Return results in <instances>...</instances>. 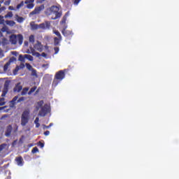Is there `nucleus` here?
<instances>
[{
	"mask_svg": "<svg viewBox=\"0 0 179 179\" xmlns=\"http://www.w3.org/2000/svg\"><path fill=\"white\" fill-rule=\"evenodd\" d=\"M65 71L66 70H60L55 73L52 84L53 87H57V86H58L59 84V82H61L63 79H65Z\"/></svg>",
	"mask_w": 179,
	"mask_h": 179,
	"instance_id": "f257e3e1",
	"label": "nucleus"
},
{
	"mask_svg": "<svg viewBox=\"0 0 179 179\" xmlns=\"http://www.w3.org/2000/svg\"><path fill=\"white\" fill-rule=\"evenodd\" d=\"M30 120V110L27 109L23 111L21 115V125L22 127H26L29 124Z\"/></svg>",
	"mask_w": 179,
	"mask_h": 179,
	"instance_id": "f03ea898",
	"label": "nucleus"
},
{
	"mask_svg": "<svg viewBox=\"0 0 179 179\" xmlns=\"http://www.w3.org/2000/svg\"><path fill=\"white\" fill-rule=\"evenodd\" d=\"M31 27L32 30H38V29H42L43 30H45V29H50V27H51V22L46 21L39 24H34L31 25Z\"/></svg>",
	"mask_w": 179,
	"mask_h": 179,
	"instance_id": "7ed1b4c3",
	"label": "nucleus"
},
{
	"mask_svg": "<svg viewBox=\"0 0 179 179\" xmlns=\"http://www.w3.org/2000/svg\"><path fill=\"white\" fill-rule=\"evenodd\" d=\"M50 12L55 15V17H52V20H57V19H59L62 16V13L59 12V7L57 6H52L50 7Z\"/></svg>",
	"mask_w": 179,
	"mask_h": 179,
	"instance_id": "20e7f679",
	"label": "nucleus"
},
{
	"mask_svg": "<svg viewBox=\"0 0 179 179\" xmlns=\"http://www.w3.org/2000/svg\"><path fill=\"white\" fill-rule=\"evenodd\" d=\"M10 41L11 44L16 45L17 44V41L20 45H22L23 44V35L22 34H18L17 36L16 35H12L10 37Z\"/></svg>",
	"mask_w": 179,
	"mask_h": 179,
	"instance_id": "39448f33",
	"label": "nucleus"
},
{
	"mask_svg": "<svg viewBox=\"0 0 179 179\" xmlns=\"http://www.w3.org/2000/svg\"><path fill=\"white\" fill-rule=\"evenodd\" d=\"M51 112V108L50 105L45 103L42 108H41V110L38 113V115L40 117H45L48 113Z\"/></svg>",
	"mask_w": 179,
	"mask_h": 179,
	"instance_id": "423d86ee",
	"label": "nucleus"
},
{
	"mask_svg": "<svg viewBox=\"0 0 179 179\" xmlns=\"http://www.w3.org/2000/svg\"><path fill=\"white\" fill-rule=\"evenodd\" d=\"M41 10H44V5H41L40 6L36 7L34 10L31 12V15H38Z\"/></svg>",
	"mask_w": 179,
	"mask_h": 179,
	"instance_id": "0eeeda50",
	"label": "nucleus"
},
{
	"mask_svg": "<svg viewBox=\"0 0 179 179\" xmlns=\"http://www.w3.org/2000/svg\"><path fill=\"white\" fill-rule=\"evenodd\" d=\"M8 92H9V83L6 82L2 91L1 97H5V96H6L8 94Z\"/></svg>",
	"mask_w": 179,
	"mask_h": 179,
	"instance_id": "6e6552de",
	"label": "nucleus"
},
{
	"mask_svg": "<svg viewBox=\"0 0 179 179\" xmlns=\"http://www.w3.org/2000/svg\"><path fill=\"white\" fill-rule=\"evenodd\" d=\"M12 131H13V127L11 124L6 127V131H5V136L9 138L12 134Z\"/></svg>",
	"mask_w": 179,
	"mask_h": 179,
	"instance_id": "1a4fd4ad",
	"label": "nucleus"
},
{
	"mask_svg": "<svg viewBox=\"0 0 179 179\" xmlns=\"http://www.w3.org/2000/svg\"><path fill=\"white\" fill-rule=\"evenodd\" d=\"M62 34L63 36H64V37H72V36H73L72 31L66 30V28L62 30Z\"/></svg>",
	"mask_w": 179,
	"mask_h": 179,
	"instance_id": "9d476101",
	"label": "nucleus"
},
{
	"mask_svg": "<svg viewBox=\"0 0 179 179\" xmlns=\"http://www.w3.org/2000/svg\"><path fill=\"white\" fill-rule=\"evenodd\" d=\"M27 54H32V55L36 57H40L41 55L39 52H36V50L32 47H30L29 49L27 50Z\"/></svg>",
	"mask_w": 179,
	"mask_h": 179,
	"instance_id": "9b49d317",
	"label": "nucleus"
},
{
	"mask_svg": "<svg viewBox=\"0 0 179 179\" xmlns=\"http://www.w3.org/2000/svg\"><path fill=\"white\" fill-rule=\"evenodd\" d=\"M15 162L17 166L22 167L23 164H24V161L23 160V157L22 156L15 157Z\"/></svg>",
	"mask_w": 179,
	"mask_h": 179,
	"instance_id": "f8f14e48",
	"label": "nucleus"
},
{
	"mask_svg": "<svg viewBox=\"0 0 179 179\" xmlns=\"http://www.w3.org/2000/svg\"><path fill=\"white\" fill-rule=\"evenodd\" d=\"M34 50H36V51L41 52L43 51V45H41V43L38 41L37 43L35 44Z\"/></svg>",
	"mask_w": 179,
	"mask_h": 179,
	"instance_id": "ddd939ff",
	"label": "nucleus"
},
{
	"mask_svg": "<svg viewBox=\"0 0 179 179\" xmlns=\"http://www.w3.org/2000/svg\"><path fill=\"white\" fill-rule=\"evenodd\" d=\"M17 99H19L18 96H15L10 101V107H15L16 104H17Z\"/></svg>",
	"mask_w": 179,
	"mask_h": 179,
	"instance_id": "4468645a",
	"label": "nucleus"
},
{
	"mask_svg": "<svg viewBox=\"0 0 179 179\" xmlns=\"http://www.w3.org/2000/svg\"><path fill=\"white\" fill-rule=\"evenodd\" d=\"M22 89H23V86L20 85V83H18L14 87L13 92L19 93L22 90Z\"/></svg>",
	"mask_w": 179,
	"mask_h": 179,
	"instance_id": "2eb2a0df",
	"label": "nucleus"
},
{
	"mask_svg": "<svg viewBox=\"0 0 179 179\" xmlns=\"http://www.w3.org/2000/svg\"><path fill=\"white\" fill-rule=\"evenodd\" d=\"M11 62H13V60L12 58L10 59V60L8 62H6V64H4L3 71H8V69L9 68Z\"/></svg>",
	"mask_w": 179,
	"mask_h": 179,
	"instance_id": "dca6fc26",
	"label": "nucleus"
},
{
	"mask_svg": "<svg viewBox=\"0 0 179 179\" xmlns=\"http://www.w3.org/2000/svg\"><path fill=\"white\" fill-rule=\"evenodd\" d=\"M16 20L18 23H23L24 18L23 17H20L18 15H15Z\"/></svg>",
	"mask_w": 179,
	"mask_h": 179,
	"instance_id": "f3484780",
	"label": "nucleus"
},
{
	"mask_svg": "<svg viewBox=\"0 0 179 179\" xmlns=\"http://www.w3.org/2000/svg\"><path fill=\"white\" fill-rule=\"evenodd\" d=\"M62 40V39H60L59 38L55 37V38H54V45H59V43H60V41H61Z\"/></svg>",
	"mask_w": 179,
	"mask_h": 179,
	"instance_id": "a211bd4d",
	"label": "nucleus"
},
{
	"mask_svg": "<svg viewBox=\"0 0 179 179\" xmlns=\"http://www.w3.org/2000/svg\"><path fill=\"white\" fill-rule=\"evenodd\" d=\"M43 104H44V101H40L37 103L36 110H40L43 107Z\"/></svg>",
	"mask_w": 179,
	"mask_h": 179,
	"instance_id": "6ab92c4d",
	"label": "nucleus"
},
{
	"mask_svg": "<svg viewBox=\"0 0 179 179\" xmlns=\"http://www.w3.org/2000/svg\"><path fill=\"white\" fill-rule=\"evenodd\" d=\"M6 23L8 26H11V27L15 26L16 24V22H15V21L13 20H6Z\"/></svg>",
	"mask_w": 179,
	"mask_h": 179,
	"instance_id": "aec40b11",
	"label": "nucleus"
},
{
	"mask_svg": "<svg viewBox=\"0 0 179 179\" xmlns=\"http://www.w3.org/2000/svg\"><path fill=\"white\" fill-rule=\"evenodd\" d=\"M53 33L57 35L60 40H62V36H61V33H59L58 30H53Z\"/></svg>",
	"mask_w": 179,
	"mask_h": 179,
	"instance_id": "412c9836",
	"label": "nucleus"
},
{
	"mask_svg": "<svg viewBox=\"0 0 179 179\" xmlns=\"http://www.w3.org/2000/svg\"><path fill=\"white\" fill-rule=\"evenodd\" d=\"M27 92H29V87H24L23 88L21 94L22 96H24V94H27Z\"/></svg>",
	"mask_w": 179,
	"mask_h": 179,
	"instance_id": "4be33fe9",
	"label": "nucleus"
},
{
	"mask_svg": "<svg viewBox=\"0 0 179 179\" xmlns=\"http://www.w3.org/2000/svg\"><path fill=\"white\" fill-rule=\"evenodd\" d=\"M1 44H2L3 46L7 45L8 39H6V38H3L2 41H1Z\"/></svg>",
	"mask_w": 179,
	"mask_h": 179,
	"instance_id": "5701e85b",
	"label": "nucleus"
},
{
	"mask_svg": "<svg viewBox=\"0 0 179 179\" xmlns=\"http://www.w3.org/2000/svg\"><path fill=\"white\" fill-rule=\"evenodd\" d=\"M27 9H33V8H34V3H28L27 4Z\"/></svg>",
	"mask_w": 179,
	"mask_h": 179,
	"instance_id": "b1692460",
	"label": "nucleus"
},
{
	"mask_svg": "<svg viewBox=\"0 0 179 179\" xmlns=\"http://www.w3.org/2000/svg\"><path fill=\"white\" fill-rule=\"evenodd\" d=\"M24 58H27L29 61H33V56L30 55H24Z\"/></svg>",
	"mask_w": 179,
	"mask_h": 179,
	"instance_id": "393cba45",
	"label": "nucleus"
},
{
	"mask_svg": "<svg viewBox=\"0 0 179 179\" xmlns=\"http://www.w3.org/2000/svg\"><path fill=\"white\" fill-rule=\"evenodd\" d=\"M37 89V87H33L31 88V90H29V92H28V94H31V93H34V92H36V90Z\"/></svg>",
	"mask_w": 179,
	"mask_h": 179,
	"instance_id": "a878e982",
	"label": "nucleus"
},
{
	"mask_svg": "<svg viewBox=\"0 0 179 179\" xmlns=\"http://www.w3.org/2000/svg\"><path fill=\"white\" fill-rule=\"evenodd\" d=\"M13 17V13H12V11L8 12L6 15L5 17L8 18V17Z\"/></svg>",
	"mask_w": 179,
	"mask_h": 179,
	"instance_id": "bb28decb",
	"label": "nucleus"
},
{
	"mask_svg": "<svg viewBox=\"0 0 179 179\" xmlns=\"http://www.w3.org/2000/svg\"><path fill=\"white\" fill-rule=\"evenodd\" d=\"M34 35H30L29 36V43H32V44H34Z\"/></svg>",
	"mask_w": 179,
	"mask_h": 179,
	"instance_id": "cd10ccee",
	"label": "nucleus"
},
{
	"mask_svg": "<svg viewBox=\"0 0 179 179\" xmlns=\"http://www.w3.org/2000/svg\"><path fill=\"white\" fill-rule=\"evenodd\" d=\"M8 145L6 143H3L0 145V152H2L3 149H5Z\"/></svg>",
	"mask_w": 179,
	"mask_h": 179,
	"instance_id": "c85d7f7f",
	"label": "nucleus"
},
{
	"mask_svg": "<svg viewBox=\"0 0 179 179\" xmlns=\"http://www.w3.org/2000/svg\"><path fill=\"white\" fill-rule=\"evenodd\" d=\"M31 71V76H37V71L33 69Z\"/></svg>",
	"mask_w": 179,
	"mask_h": 179,
	"instance_id": "c756f323",
	"label": "nucleus"
},
{
	"mask_svg": "<svg viewBox=\"0 0 179 179\" xmlns=\"http://www.w3.org/2000/svg\"><path fill=\"white\" fill-rule=\"evenodd\" d=\"M18 60L21 62H24V57L22 55H20L18 57Z\"/></svg>",
	"mask_w": 179,
	"mask_h": 179,
	"instance_id": "7c9ffc66",
	"label": "nucleus"
},
{
	"mask_svg": "<svg viewBox=\"0 0 179 179\" xmlns=\"http://www.w3.org/2000/svg\"><path fill=\"white\" fill-rule=\"evenodd\" d=\"M26 66H27V69L29 70V71H31L33 69V66H31V64H29V63H27L26 64Z\"/></svg>",
	"mask_w": 179,
	"mask_h": 179,
	"instance_id": "2f4dec72",
	"label": "nucleus"
},
{
	"mask_svg": "<svg viewBox=\"0 0 179 179\" xmlns=\"http://www.w3.org/2000/svg\"><path fill=\"white\" fill-rule=\"evenodd\" d=\"M54 125L53 123H50V124L48 126L43 124V129H45V128L47 129H48V128H51V127H52Z\"/></svg>",
	"mask_w": 179,
	"mask_h": 179,
	"instance_id": "473e14b6",
	"label": "nucleus"
},
{
	"mask_svg": "<svg viewBox=\"0 0 179 179\" xmlns=\"http://www.w3.org/2000/svg\"><path fill=\"white\" fill-rule=\"evenodd\" d=\"M1 31H2V33H5V32L8 31V27H3L1 29Z\"/></svg>",
	"mask_w": 179,
	"mask_h": 179,
	"instance_id": "72a5a7b5",
	"label": "nucleus"
},
{
	"mask_svg": "<svg viewBox=\"0 0 179 179\" xmlns=\"http://www.w3.org/2000/svg\"><path fill=\"white\" fill-rule=\"evenodd\" d=\"M37 152H38V148L37 147H34L31 150V153H37Z\"/></svg>",
	"mask_w": 179,
	"mask_h": 179,
	"instance_id": "f704fd0d",
	"label": "nucleus"
},
{
	"mask_svg": "<svg viewBox=\"0 0 179 179\" xmlns=\"http://www.w3.org/2000/svg\"><path fill=\"white\" fill-rule=\"evenodd\" d=\"M5 20H3V16L0 15V24H3Z\"/></svg>",
	"mask_w": 179,
	"mask_h": 179,
	"instance_id": "c9c22d12",
	"label": "nucleus"
},
{
	"mask_svg": "<svg viewBox=\"0 0 179 179\" xmlns=\"http://www.w3.org/2000/svg\"><path fill=\"white\" fill-rule=\"evenodd\" d=\"M25 98L24 96L20 97L19 99H17V103H20L22 101H24Z\"/></svg>",
	"mask_w": 179,
	"mask_h": 179,
	"instance_id": "e433bc0d",
	"label": "nucleus"
},
{
	"mask_svg": "<svg viewBox=\"0 0 179 179\" xmlns=\"http://www.w3.org/2000/svg\"><path fill=\"white\" fill-rule=\"evenodd\" d=\"M33 2H34V0H25L24 3H33Z\"/></svg>",
	"mask_w": 179,
	"mask_h": 179,
	"instance_id": "4c0bfd02",
	"label": "nucleus"
},
{
	"mask_svg": "<svg viewBox=\"0 0 179 179\" xmlns=\"http://www.w3.org/2000/svg\"><path fill=\"white\" fill-rule=\"evenodd\" d=\"M55 50V54H58V52H59V48L56 47L54 48Z\"/></svg>",
	"mask_w": 179,
	"mask_h": 179,
	"instance_id": "58836bf2",
	"label": "nucleus"
},
{
	"mask_svg": "<svg viewBox=\"0 0 179 179\" xmlns=\"http://www.w3.org/2000/svg\"><path fill=\"white\" fill-rule=\"evenodd\" d=\"M23 141H24V136H22L19 140L20 143H23Z\"/></svg>",
	"mask_w": 179,
	"mask_h": 179,
	"instance_id": "ea45409f",
	"label": "nucleus"
},
{
	"mask_svg": "<svg viewBox=\"0 0 179 179\" xmlns=\"http://www.w3.org/2000/svg\"><path fill=\"white\" fill-rule=\"evenodd\" d=\"M4 5L9 6V5H10V0L6 1Z\"/></svg>",
	"mask_w": 179,
	"mask_h": 179,
	"instance_id": "a19ab883",
	"label": "nucleus"
},
{
	"mask_svg": "<svg viewBox=\"0 0 179 179\" xmlns=\"http://www.w3.org/2000/svg\"><path fill=\"white\" fill-rule=\"evenodd\" d=\"M38 146H40V148H44V143H41V141H39L38 143Z\"/></svg>",
	"mask_w": 179,
	"mask_h": 179,
	"instance_id": "79ce46f5",
	"label": "nucleus"
},
{
	"mask_svg": "<svg viewBox=\"0 0 179 179\" xmlns=\"http://www.w3.org/2000/svg\"><path fill=\"white\" fill-rule=\"evenodd\" d=\"M23 6V1H22L20 4L17 6V9H20L22 6Z\"/></svg>",
	"mask_w": 179,
	"mask_h": 179,
	"instance_id": "37998d69",
	"label": "nucleus"
},
{
	"mask_svg": "<svg viewBox=\"0 0 179 179\" xmlns=\"http://www.w3.org/2000/svg\"><path fill=\"white\" fill-rule=\"evenodd\" d=\"M0 45H1V40H0ZM0 57H3V51L0 48Z\"/></svg>",
	"mask_w": 179,
	"mask_h": 179,
	"instance_id": "c03bdc74",
	"label": "nucleus"
},
{
	"mask_svg": "<svg viewBox=\"0 0 179 179\" xmlns=\"http://www.w3.org/2000/svg\"><path fill=\"white\" fill-rule=\"evenodd\" d=\"M44 135H45V136H48V135H50V131H45Z\"/></svg>",
	"mask_w": 179,
	"mask_h": 179,
	"instance_id": "a18cd8bd",
	"label": "nucleus"
},
{
	"mask_svg": "<svg viewBox=\"0 0 179 179\" xmlns=\"http://www.w3.org/2000/svg\"><path fill=\"white\" fill-rule=\"evenodd\" d=\"M45 0H36L37 3H43Z\"/></svg>",
	"mask_w": 179,
	"mask_h": 179,
	"instance_id": "49530a36",
	"label": "nucleus"
},
{
	"mask_svg": "<svg viewBox=\"0 0 179 179\" xmlns=\"http://www.w3.org/2000/svg\"><path fill=\"white\" fill-rule=\"evenodd\" d=\"M39 118L38 117H36L35 120H34V124H38V121H39Z\"/></svg>",
	"mask_w": 179,
	"mask_h": 179,
	"instance_id": "de8ad7c7",
	"label": "nucleus"
},
{
	"mask_svg": "<svg viewBox=\"0 0 179 179\" xmlns=\"http://www.w3.org/2000/svg\"><path fill=\"white\" fill-rule=\"evenodd\" d=\"M81 0H75L74 1V5H78L80 2Z\"/></svg>",
	"mask_w": 179,
	"mask_h": 179,
	"instance_id": "09e8293b",
	"label": "nucleus"
},
{
	"mask_svg": "<svg viewBox=\"0 0 179 179\" xmlns=\"http://www.w3.org/2000/svg\"><path fill=\"white\" fill-rule=\"evenodd\" d=\"M8 9H9V10H15V8H13V6H10L8 7Z\"/></svg>",
	"mask_w": 179,
	"mask_h": 179,
	"instance_id": "8fccbe9b",
	"label": "nucleus"
},
{
	"mask_svg": "<svg viewBox=\"0 0 179 179\" xmlns=\"http://www.w3.org/2000/svg\"><path fill=\"white\" fill-rule=\"evenodd\" d=\"M3 118H8V115H3L1 116V120H3Z\"/></svg>",
	"mask_w": 179,
	"mask_h": 179,
	"instance_id": "3c124183",
	"label": "nucleus"
},
{
	"mask_svg": "<svg viewBox=\"0 0 179 179\" xmlns=\"http://www.w3.org/2000/svg\"><path fill=\"white\" fill-rule=\"evenodd\" d=\"M7 106H2V107H0V111H2L3 110H5V108H6Z\"/></svg>",
	"mask_w": 179,
	"mask_h": 179,
	"instance_id": "603ef678",
	"label": "nucleus"
},
{
	"mask_svg": "<svg viewBox=\"0 0 179 179\" xmlns=\"http://www.w3.org/2000/svg\"><path fill=\"white\" fill-rule=\"evenodd\" d=\"M17 142V140H15L13 142L12 146H15L16 145V143Z\"/></svg>",
	"mask_w": 179,
	"mask_h": 179,
	"instance_id": "864d4df0",
	"label": "nucleus"
},
{
	"mask_svg": "<svg viewBox=\"0 0 179 179\" xmlns=\"http://www.w3.org/2000/svg\"><path fill=\"white\" fill-rule=\"evenodd\" d=\"M18 71H19V66H17L15 68V69L14 70V73H15V72H18Z\"/></svg>",
	"mask_w": 179,
	"mask_h": 179,
	"instance_id": "5fc2aeb1",
	"label": "nucleus"
},
{
	"mask_svg": "<svg viewBox=\"0 0 179 179\" xmlns=\"http://www.w3.org/2000/svg\"><path fill=\"white\" fill-rule=\"evenodd\" d=\"M36 128H40V123H35Z\"/></svg>",
	"mask_w": 179,
	"mask_h": 179,
	"instance_id": "6e6d98bb",
	"label": "nucleus"
},
{
	"mask_svg": "<svg viewBox=\"0 0 179 179\" xmlns=\"http://www.w3.org/2000/svg\"><path fill=\"white\" fill-rule=\"evenodd\" d=\"M24 45H26L27 47V45H29V42L28 41H24Z\"/></svg>",
	"mask_w": 179,
	"mask_h": 179,
	"instance_id": "4d7b16f0",
	"label": "nucleus"
},
{
	"mask_svg": "<svg viewBox=\"0 0 179 179\" xmlns=\"http://www.w3.org/2000/svg\"><path fill=\"white\" fill-rule=\"evenodd\" d=\"M6 103L5 102H0V107L1 106H5Z\"/></svg>",
	"mask_w": 179,
	"mask_h": 179,
	"instance_id": "13d9d810",
	"label": "nucleus"
},
{
	"mask_svg": "<svg viewBox=\"0 0 179 179\" xmlns=\"http://www.w3.org/2000/svg\"><path fill=\"white\" fill-rule=\"evenodd\" d=\"M41 55L42 57H47V54H45V52H43Z\"/></svg>",
	"mask_w": 179,
	"mask_h": 179,
	"instance_id": "bf43d9fd",
	"label": "nucleus"
},
{
	"mask_svg": "<svg viewBox=\"0 0 179 179\" xmlns=\"http://www.w3.org/2000/svg\"><path fill=\"white\" fill-rule=\"evenodd\" d=\"M43 68H48V64H43Z\"/></svg>",
	"mask_w": 179,
	"mask_h": 179,
	"instance_id": "052dcab7",
	"label": "nucleus"
},
{
	"mask_svg": "<svg viewBox=\"0 0 179 179\" xmlns=\"http://www.w3.org/2000/svg\"><path fill=\"white\" fill-rule=\"evenodd\" d=\"M20 66V68H24V64H21Z\"/></svg>",
	"mask_w": 179,
	"mask_h": 179,
	"instance_id": "680f3d73",
	"label": "nucleus"
},
{
	"mask_svg": "<svg viewBox=\"0 0 179 179\" xmlns=\"http://www.w3.org/2000/svg\"><path fill=\"white\" fill-rule=\"evenodd\" d=\"M2 36H3L2 31H0V37H2Z\"/></svg>",
	"mask_w": 179,
	"mask_h": 179,
	"instance_id": "e2e57ef3",
	"label": "nucleus"
},
{
	"mask_svg": "<svg viewBox=\"0 0 179 179\" xmlns=\"http://www.w3.org/2000/svg\"><path fill=\"white\" fill-rule=\"evenodd\" d=\"M1 100H3V98L1 99H0V101H1Z\"/></svg>",
	"mask_w": 179,
	"mask_h": 179,
	"instance_id": "0e129e2a",
	"label": "nucleus"
},
{
	"mask_svg": "<svg viewBox=\"0 0 179 179\" xmlns=\"http://www.w3.org/2000/svg\"><path fill=\"white\" fill-rule=\"evenodd\" d=\"M0 8H1V4H0Z\"/></svg>",
	"mask_w": 179,
	"mask_h": 179,
	"instance_id": "69168bd1",
	"label": "nucleus"
}]
</instances>
